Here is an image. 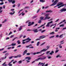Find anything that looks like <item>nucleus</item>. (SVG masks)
<instances>
[{
	"mask_svg": "<svg viewBox=\"0 0 66 66\" xmlns=\"http://www.w3.org/2000/svg\"><path fill=\"white\" fill-rule=\"evenodd\" d=\"M42 52L41 51L40 52H38L36 53L37 54H39V53H42Z\"/></svg>",
	"mask_w": 66,
	"mask_h": 66,
	"instance_id": "obj_31",
	"label": "nucleus"
},
{
	"mask_svg": "<svg viewBox=\"0 0 66 66\" xmlns=\"http://www.w3.org/2000/svg\"><path fill=\"white\" fill-rule=\"evenodd\" d=\"M46 37V36H40L39 38H40L41 39L44 38H45V37Z\"/></svg>",
	"mask_w": 66,
	"mask_h": 66,
	"instance_id": "obj_10",
	"label": "nucleus"
},
{
	"mask_svg": "<svg viewBox=\"0 0 66 66\" xmlns=\"http://www.w3.org/2000/svg\"><path fill=\"white\" fill-rule=\"evenodd\" d=\"M32 31H34V32L35 33H37V32H38V30H37V29L33 30H32Z\"/></svg>",
	"mask_w": 66,
	"mask_h": 66,
	"instance_id": "obj_8",
	"label": "nucleus"
},
{
	"mask_svg": "<svg viewBox=\"0 0 66 66\" xmlns=\"http://www.w3.org/2000/svg\"><path fill=\"white\" fill-rule=\"evenodd\" d=\"M43 26H44V25H41V26L38 27L37 28V29H39V28H40L42 27H43Z\"/></svg>",
	"mask_w": 66,
	"mask_h": 66,
	"instance_id": "obj_23",
	"label": "nucleus"
},
{
	"mask_svg": "<svg viewBox=\"0 0 66 66\" xmlns=\"http://www.w3.org/2000/svg\"><path fill=\"white\" fill-rule=\"evenodd\" d=\"M54 34V32H50L49 34L50 35H53Z\"/></svg>",
	"mask_w": 66,
	"mask_h": 66,
	"instance_id": "obj_19",
	"label": "nucleus"
},
{
	"mask_svg": "<svg viewBox=\"0 0 66 66\" xmlns=\"http://www.w3.org/2000/svg\"><path fill=\"white\" fill-rule=\"evenodd\" d=\"M60 29V28L59 27L56 28V29L55 30V32H57L58 31V30H59Z\"/></svg>",
	"mask_w": 66,
	"mask_h": 66,
	"instance_id": "obj_13",
	"label": "nucleus"
},
{
	"mask_svg": "<svg viewBox=\"0 0 66 66\" xmlns=\"http://www.w3.org/2000/svg\"><path fill=\"white\" fill-rule=\"evenodd\" d=\"M5 64H6V62H5L4 63H3L2 64L3 66H4V65H5Z\"/></svg>",
	"mask_w": 66,
	"mask_h": 66,
	"instance_id": "obj_58",
	"label": "nucleus"
},
{
	"mask_svg": "<svg viewBox=\"0 0 66 66\" xmlns=\"http://www.w3.org/2000/svg\"><path fill=\"white\" fill-rule=\"evenodd\" d=\"M66 9L65 8H62L59 11V13H62L63 12H65V11H66Z\"/></svg>",
	"mask_w": 66,
	"mask_h": 66,
	"instance_id": "obj_3",
	"label": "nucleus"
},
{
	"mask_svg": "<svg viewBox=\"0 0 66 66\" xmlns=\"http://www.w3.org/2000/svg\"><path fill=\"white\" fill-rule=\"evenodd\" d=\"M8 1L9 3H11V2H12V1H13V0H8Z\"/></svg>",
	"mask_w": 66,
	"mask_h": 66,
	"instance_id": "obj_22",
	"label": "nucleus"
},
{
	"mask_svg": "<svg viewBox=\"0 0 66 66\" xmlns=\"http://www.w3.org/2000/svg\"><path fill=\"white\" fill-rule=\"evenodd\" d=\"M22 56V55H18V57H21V56Z\"/></svg>",
	"mask_w": 66,
	"mask_h": 66,
	"instance_id": "obj_32",
	"label": "nucleus"
},
{
	"mask_svg": "<svg viewBox=\"0 0 66 66\" xmlns=\"http://www.w3.org/2000/svg\"><path fill=\"white\" fill-rule=\"evenodd\" d=\"M39 60H43V57H39Z\"/></svg>",
	"mask_w": 66,
	"mask_h": 66,
	"instance_id": "obj_37",
	"label": "nucleus"
},
{
	"mask_svg": "<svg viewBox=\"0 0 66 66\" xmlns=\"http://www.w3.org/2000/svg\"><path fill=\"white\" fill-rule=\"evenodd\" d=\"M52 12H53V11L52 10H47L46 11V13H52Z\"/></svg>",
	"mask_w": 66,
	"mask_h": 66,
	"instance_id": "obj_11",
	"label": "nucleus"
},
{
	"mask_svg": "<svg viewBox=\"0 0 66 66\" xmlns=\"http://www.w3.org/2000/svg\"><path fill=\"white\" fill-rule=\"evenodd\" d=\"M27 39H28V40H27V41H26L25 42V43H29V41H31V39L29 38V37L28 38H27Z\"/></svg>",
	"mask_w": 66,
	"mask_h": 66,
	"instance_id": "obj_6",
	"label": "nucleus"
},
{
	"mask_svg": "<svg viewBox=\"0 0 66 66\" xmlns=\"http://www.w3.org/2000/svg\"><path fill=\"white\" fill-rule=\"evenodd\" d=\"M16 45V44L15 43H14V44L12 43L11 44V45L12 46H15Z\"/></svg>",
	"mask_w": 66,
	"mask_h": 66,
	"instance_id": "obj_30",
	"label": "nucleus"
},
{
	"mask_svg": "<svg viewBox=\"0 0 66 66\" xmlns=\"http://www.w3.org/2000/svg\"><path fill=\"white\" fill-rule=\"evenodd\" d=\"M32 31V30H31V29H28L27 30V31Z\"/></svg>",
	"mask_w": 66,
	"mask_h": 66,
	"instance_id": "obj_55",
	"label": "nucleus"
},
{
	"mask_svg": "<svg viewBox=\"0 0 66 66\" xmlns=\"http://www.w3.org/2000/svg\"><path fill=\"white\" fill-rule=\"evenodd\" d=\"M59 20H60V19H57V20H56V21H55V22H58V21H59Z\"/></svg>",
	"mask_w": 66,
	"mask_h": 66,
	"instance_id": "obj_50",
	"label": "nucleus"
},
{
	"mask_svg": "<svg viewBox=\"0 0 66 66\" xmlns=\"http://www.w3.org/2000/svg\"><path fill=\"white\" fill-rule=\"evenodd\" d=\"M66 20H63L62 22H60L59 24H61V23H63V22H65V21Z\"/></svg>",
	"mask_w": 66,
	"mask_h": 66,
	"instance_id": "obj_21",
	"label": "nucleus"
},
{
	"mask_svg": "<svg viewBox=\"0 0 66 66\" xmlns=\"http://www.w3.org/2000/svg\"><path fill=\"white\" fill-rule=\"evenodd\" d=\"M4 4V3L2 2L0 3V5H3Z\"/></svg>",
	"mask_w": 66,
	"mask_h": 66,
	"instance_id": "obj_53",
	"label": "nucleus"
},
{
	"mask_svg": "<svg viewBox=\"0 0 66 66\" xmlns=\"http://www.w3.org/2000/svg\"><path fill=\"white\" fill-rule=\"evenodd\" d=\"M22 26H20V27L19 28V31H21V30H22Z\"/></svg>",
	"mask_w": 66,
	"mask_h": 66,
	"instance_id": "obj_15",
	"label": "nucleus"
},
{
	"mask_svg": "<svg viewBox=\"0 0 66 66\" xmlns=\"http://www.w3.org/2000/svg\"><path fill=\"white\" fill-rule=\"evenodd\" d=\"M59 47L61 49V48H62V46H61V45L60 44L59 45Z\"/></svg>",
	"mask_w": 66,
	"mask_h": 66,
	"instance_id": "obj_39",
	"label": "nucleus"
},
{
	"mask_svg": "<svg viewBox=\"0 0 66 66\" xmlns=\"http://www.w3.org/2000/svg\"><path fill=\"white\" fill-rule=\"evenodd\" d=\"M13 57H14V56H10V57H9V59H12L13 58Z\"/></svg>",
	"mask_w": 66,
	"mask_h": 66,
	"instance_id": "obj_44",
	"label": "nucleus"
},
{
	"mask_svg": "<svg viewBox=\"0 0 66 66\" xmlns=\"http://www.w3.org/2000/svg\"><path fill=\"white\" fill-rule=\"evenodd\" d=\"M23 11V9L20 10V11L19 12L18 14H19V13H20V12H21V11Z\"/></svg>",
	"mask_w": 66,
	"mask_h": 66,
	"instance_id": "obj_41",
	"label": "nucleus"
},
{
	"mask_svg": "<svg viewBox=\"0 0 66 66\" xmlns=\"http://www.w3.org/2000/svg\"><path fill=\"white\" fill-rule=\"evenodd\" d=\"M13 57L14 58H17V57H18V55L17 56H14Z\"/></svg>",
	"mask_w": 66,
	"mask_h": 66,
	"instance_id": "obj_61",
	"label": "nucleus"
},
{
	"mask_svg": "<svg viewBox=\"0 0 66 66\" xmlns=\"http://www.w3.org/2000/svg\"><path fill=\"white\" fill-rule=\"evenodd\" d=\"M28 40V39H24L22 40V42H24V41H26V40Z\"/></svg>",
	"mask_w": 66,
	"mask_h": 66,
	"instance_id": "obj_42",
	"label": "nucleus"
},
{
	"mask_svg": "<svg viewBox=\"0 0 66 66\" xmlns=\"http://www.w3.org/2000/svg\"><path fill=\"white\" fill-rule=\"evenodd\" d=\"M45 42H44L43 43H42V44H41L40 45V46H43V45H44V44H45Z\"/></svg>",
	"mask_w": 66,
	"mask_h": 66,
	"instance_id": "obj_38",
	"label": "nucleus"
},
{
	"mask_svg": "<svg viewBox=\"0 0 66 66\" xmlns=\"http://www.w3.org/2000/svg\"><path fill=\"white\" fill-rule=\"evenodd\" d=\"M12 4H14L15 3V1L14 0H13L12 2Z\"/></svg>",
	"mask_w": 66,
	"mask_h": 66,
	"instance_id": "obj_25",
	"label": "nucleus"
},
{
	"mask_svg": "<svg viewBox=\"0 0 66 66\" xmlns=\"http://www.w3.org/2000/svg\"><path fill=\"white\" fill-rule=\"evenodd\" d=\"M23 36V35H21L20 36H19V38H20L21 37H22Z\"/></svg>",
	"mask_w": 66,
	"mask_h": 66,
	"instance_id": "obj_57",
	"label": "nucleus"
},
{
	"mask_svg": "<svg viewBox=\"0 0 66 66\" xmlns=\"http://www.w3.org/2000/svg\"><path fill=\"white\" fill-rule=\"evenodd\" d=\"M39 58H38V59H36L35 60V61H39Z\"/></svg>",
	"mask_w": 66,
	"mask_h": 66,
	"instance_id": "obj_51",
	"label": "nucleus"
},
{
	"mask_svg": "<svg viewBox=\"0 0 66 66\" xmlns=\"http://www.w3.org/2000/svg\"><path fill=\"white\" fill-rule=\"evenodd\" d=\"M61 3H62L63 4H62L60 6H59V7H58V8L59 9L61 7H63V6H64L65 5L64 4V3H62V2H61Z\"/></svg>",
	"mask_w": 66,
	"mask_h": 66,
	"instance_id": "obj_7",
	"label": "nucleus"
},
{
	"mask_svg": "<svg viewBox=\"0 0 66 66\" xmlns=\"http://www.w3.org/2000/svg\"><path fill=\"white\" fill-rule=\"evenodd\" d=\"M3 9V7H0V13H1L2 12V10H1L2 9Z\"/></svg>",
	"mask_w": 66,
	"mask_h": 66,
	"instance_id": "obj_16",
	"label": "nucleus"
},
{
	"mask_svg": "<svg viewBox=\"0 0 66 66\" xmlns=\"http://www.w3.org/2000/svg\"><path fill=\"white\" fill-rule=\"evenodd\" d=\"M12 31H11L10 32L9 34V35H11V34H12Z\"/></svg>",
	"mask_w": 66,
	"mask_h": 66,
	"instance_id": "obj_54",
	"label": "nucleus"
},
{
	"mask_svg": "<svg viewBox=\"0 0 66 66\" xmlns=\"http://www.w3.org/2000/svg\"><path fill=\"white\" fill-rule=\"evenodd\" d=\"M45 31H46L45 30H43L41 31V33H43V32H45Z\"/></svg>",
	"mask_w": 66,
	"mask_h": 66,
	"instance_id": "obj_48",
	"label": "nucleus"
},
{
	"mask_svg": "<svg viewBox=\"0 0 66 66\" xmlns=\"http://www.w3.org/2000/svg\"><path fill=\"white\" fill-rule=\"evenodd\" d=\"M25 59H27V60H30L31 59L30 57H26Z\"/></svg>",
	"mask_w": 66,
	"mask_h": 66,
	"instance_id": "obj_9",
	"label": "nucleus"
},
{
	"mask_svg": "<svg viewBox=\"0 0 66 66\" xmlns=\"http://www.w3.org/2000/svg\"><path fill=\"white\" fill-rule=\"evenodd\" d=\"M49 53H50V51H48L46 53V54H49Z\"/></svg>",
	"mask_w": 66,
	"mask_h": 66,
	"instance_id": "obj_45",
	"label": "nucleus"
},
{
	"mask_svg": "<svg viewBox=\"0 0 66 66\" xmlns=\"http://www.w3.org/2000/svg\"><path fill=\"white\" fill-rule=\"evenodd\" d=\"M41 20H40L38 22V23H41V22H42V21H41Z\"/></svg>",
	"mask_w": 66,
	"mask_h": 66,
	"instance_id": "obj_56",
	"label": "nucleus"
},
{
	"mask_svg": "<svg viewBox=\"0 0 66 66\" xmlns=\"http://www.w3.org/2000/svg\"><path fill=\"white\" fill-rule=\"evenodd\" d=\"M44 54H45L44 53H43V54H42L40 55L39 56H39H43V55H44Z\"/></svg>",
	"mask_w": 66,
	"mask_h": 66,
	"instance_id": "obj_36",
	"label": "nucleus"
},
{
	"mask_svg": "<svg viewBox=\"0 0 66 66\" xmlns=\"http://www.w3.org/2000/svg\"><path fill=\"white\" fill-rule=\"evenodd\" d=\"M53 23V21H52L51 22H48L47 23V25H46V27H50V24Z\"/></svg>",
	"mask_w": 66,
	"mask_h": 66,
	"instance_id": "obj_4",
	"label": "nucleus"
},
{
	"mask_svg": "<svg viewBox=\"0 0 66 66\" xmlns=\"http://www.w3.org/2000/svg\"><path fill=\"white\" fill-rule=\"evenodd\" d=\"M17 49H15L14 50V52H16V51H17Z\"/></svg>",
	"mask_w": 66,
	"mask_h": 66,
	"instance_id": "obj_62",
	"label": "nucleus"
},
{
	"mask_svg": "<svg viewBox=\"0 0 66 66\" xmlns=\"http://www.w3.org/2000/svg\"><path fill=\"white\" fill-rule=\"evenodd\" d=\"M40 2H42V3H43V2H45V0H40Z\"/></svg>",
	"mask_w": 66,
	"mask_h": 66,
	"instance_id": "obj_17",
	"label": "nucleus"
},
{
	"mask_svg": "<svg viewBox=\"0 0 66 66\" xmlns=\"http://www.w3.org/2000/svg\"><path fill=\"white\" fill-rule=\"evenodd\" d=\"M39 43H40V42H38L37 44V46H38L39 45Z\"/></svg>",
	"mask_w": 66,
	"mask_h": 66,
	"instance_id": "obj_28",
	"label": "nucleus"
},
{
	"mask_svg": "<svg viewBox=\"0 0 66 66\" xmlns=\"http://www.w3.org/2000/svg\"><path fill=\"white\" fill-rule=\"evenodd\" d=\"M63 34H62L61 35H60V36H59V37L60 38H62V37H63Z\"/></svg>",
	"mask_w": 66,
	"mask_h": 66,
	"instance_id": "obj_33",
	"label": "nucleus"
},
{
	"mask_svg": "<svg viewBox=\"0 0 66 66\" xmlns=\"http://www.w3.org/2000/svg\"><path fill=\"white\" fill-rule=\"evenodd\" d=\"M55 36H52L50 37H49V38H54Z\"/></svg>",
	"mask_w": 66,
	"mask_h": 66,
	"instance_id": "obj_27",
	"label": "nucleus"
},
{
	"mask_svg": "<svg viewBox=\"0 0 66 66\" xmlns=\"http://www.w3.org/2000/svg\"><path fill=\"white\" fill-rule=\"evenodd\" d=\"M59 50H56V51L55 52V53H56L58 52H59Z\"/></svg>",
	"mask_w": 66,
	"mask_h": 66,
	"instance_id": "obj_46",
	"label": "nucleus"
},
{
	"mask_svg": "<svg viewBox=\"0 0 66 66\" xmlns=\"http://www.w3.org/2000/svg\"><path fill=\"white\" fill-rule=\"evenodd\" d=\"M15 11H13V13H12V12H10L9 13V14L11 15H14L15 14Z\"/></svg>",
	"mask_w": 66,
	"mask_h": 66,
	"instance_id": "obj_12",
	"label": "nucleus"
},
{
	"mask_svg": "<svg viewBox=\"0 0 66 66\" xmlns=\"http://www.w3.org/2000/svg\"><path fill=\"white\" fill-rule=\"evenodd\" d=\"M6 58V56L5 57H3L2 58V60H4Z\"/></svg>",
	"mask_w": 66,
	"mask_h": 66,
	"instance_id": "obj_26",
	"label": "nucleus"
},
{
	"mask_svg": "<svg viewBox=\"0 0 66 66\" xmlns=\"http://www.w3.org/2000/svg\"><path fill=\"white\" fill-rule=\"evenodd\" d=\"M63 3L61 2L59 3H58V4H57V6L54 7V8H55V7H57V6H60L61 5L63 4Z\"/></svg>",
	"mask_w": 66,
	"mask_h": 66,
	"instance_id": "obj_5",
	"label": "nucleus"
},
{
	"mask_svg": "<svg viewBox=\"0 0 66 66\" xmlns=\"http://www.w3.org/2000/svg\"><path fill=\"white\" fill-rule=\"evenodd\" d=\"M33 55H35V54H37L36 53V52L34 53H33Z\"/></svg>",
	"mask_w": 66,
	"mask_h": 66,
	"instance_id": "obj_64",
	"label": "nucleus"
},
{
	"mask_svg": "<svg viewBox=\"0 0 66 66\" xmlns=\"http://www.w3.org/2000/svg\"><path fill=\"white\" fill-rule=\"evenodd\" d=\"M59 1V0H55V1H54V3L51 4L50 5V6H54V5H55L56 4V3H57V2H58Z\"/></svg>",
	"mask_w": 66,
	"mask_h": 66,
	"instance_id": "obj_2",
	"label": "nucleus"
},
{
	"mask_svg": "<svg viewBox=\"0 0 66 66\" xmlns=\"http://www.w3.org/2000/svg\"><path fill=\"white\" fill-rule=\"evenodd\" d=\"M34 22H31V24L32 25H33V24H34Z\"/></svg>",
	"mask_w": 66,
	"mask_h": 66,
	"instance_id": "obj_52",
	"label": "nucleus"
},
{
	"mask_svg": "<svg viewBox=\"0 0 66 66\" xmlns=\"http://www.w3.org/2000/svg\"><path fill=\"white\" fill-rule=\"evenodd\" d=\"M43 57L42 58V59H43V60H45V59H46V56H43Z\"/></svg>",
	"mask_w": 66,
	"mask_h": 66,
	"instance_id": "obj_20",
	"label": "nucleus"
},
{
	"mask_svg": "<svg viewBox=\"0 0 66 66\" xmlns=\"http://www.w3.org/2000/svg\"><path fill=\"white\" fill-rule=\"evenodd\" d=\"M18 63H19V64H21V63H22V61L20 60L18 62Z\"/></svg>",
	"mask_w": 66,
	"mask_h": 66,
	"instance_id": "obj_29",
	"label": "nucleus"
},
{
	"mask_svg": "<svg viewBox=\"0 0 66 66\" xmlns=\"http://www.w3.org/2000/svg\"><path fill=\"white\" fill-rule=\"evenodd\" d=\"M11 48H12L11 47H9L7 48V50H9V49H10Z\"/></svg>",
	"mask_w": 66,
	"mask_h": 66,
	"instance_id": "obj_59",
	"label": "nucleus"
},
{
	"mask_svg": "<svg viewBox=\"0 0 66 66\" xmlns=\"http://www.w3.org/2000/svg\"><path fill=\"white\" fill-rule=\"evenodd\" d=\"M8 65H9V66H12L13 65H12L10 63L8 64Z\"/></svg>",
	"mask_w": 66,
	"mask_h": 66,
	"instance_id": "obj_47",
	"label": "nucleus"
},
{
	"mask_svg": "<svg viewBox=\"0 0 66 66\" xmlns=\"http://www.w3.org/2000/svg\"><path fill=\"white\" fill-rule=\"evenodd\" d=\"M40 64V65H43V64H44V63H41L40 62H39V64H38V65H39Z\"/></svg>",
	"mask_w": 66,
	"mask_h": 66,
	"instance_id": "obj_24",
	"label": "nucleus"
},
{
	"mask_svg": "<svg viewBox=\"0 0 66 66\" xmlns=\"http://www.w3.org/2000/svg\"><path fill=\"white\" fill-rule=\"evenodd\" d=\"M17 61H15L14 62H13V64H15V63H17Z\"/></svg>",
	"mask_w": 66,
	"mask_h": 66,
	"instance_id": "obj_43",
	"label": "nucleus"
},
{
	"mask_svg": "<svg viewBox=\"0 0 66 66\" xmlns=\"http://www.w3.org/2000/svg\"><path fill=\"white\" fill-rule=\"evenodd\" d=\"M27 55H30V53H28L27 54Z\"/></svg>",
	"mask_w": 66,
	"mask_h": 66,
	"instance_id": "obj_63",
	"label": "nucleus"
},
{
	"mask_svg": "<svg viewBox=\"0 0 66 66\" xmlns=\"http://www.w3.org/2000/svg\"><path fill=\"white\" fill-rule=\"evenodd\" d=\"M14 35H12L11 36H10V38H13V37H14Z\"/></svg>",
	"mask_w": 66,
	"mask_h": 66,
	"instance_id": "obj_40",
	"label": "nucleus"
},
{
	"mask_svg": "<svg viewBox=\"0 0 66 66\" xmlns=\"http://www.w3.org/2000/svg\"><path fill=\"white\" fill-rule=\"evenodd\" d=\"M53 53H54V51H52L50 53V55H52Z\"/></svg>",
	"mask_w": 66,
	"mask_h": 66,
	"instance_id": "obj_18",
	"label": "nucleus"
},
{
	"mask_svg": "<svg viewBox=\"0 0 66 66\" xmlns=\"http://www.w3.org/2000/svg\"><path fill=\"white\" fill-rule=\"evenodd\" d=\"M27 52V50H25L24 52V53H26Z\"/></svg>",
	"mask_w": 66,
	"mask_h": 66,
	"instance_id": "obj_60",
	"label": "nucleus"
},
{
	"mask_svg": "<svg viewBox=\"0 0 66 66\" xmlns=\"http://www.w3.org/2000/svg\"><path fill=\"white\" fill-rule=\"evenodd\" d=\"M47 50V49H43V50H41V52H45V51H46Z\"/></svg>",
	"mask_w": 66,
	"mask_h": 66,
	"instance_id": "obj_14",
	"label": "nucleus"
},
{
	"mask_svg": "<svg viewBox=\"0 0 66 66\" xmlns=\"http://www.w3.org/2000/svg\"><path fill=\"white\" fill-rule=\"evenodd\" d=\"M39 11H40V9H38V10H37V11L36 12L37 13H38L39 12Z\"/></svg>",
	"mask_w": 66,
	"mask_h": 66,
	"instance_id": "obj_49",
	"label": "nucleus"
},
{
	"mask_svg": "<svg viewBox=\"0 0 66 66\" xmlns=\"http://www.w3.org/2000/svg\"><path fill=\"white\" fill-rule=\"evenodd\" d=\"M64 24L61 25L60 26V27H64Z\"/></svg>",
	"mask_w": 66,
	"mask_h": 66,
	"instance_id": "obj_35",
	"label": "nucleus"
},
{
	"mask_svg": "<svg viewBox=\"0 0 66 66\" xmlns=\"http://www.w3.org/2000/svg\"><path fill=\"white\" fill-rule=\"evenodd\" d=\"M50 15L49 13L45 14V16H45H41L40 17V19H41V20H46V19H50V17L49 16Z\"/></svg>",
	"mask_w": 66,
	"mask_h": 66,
	"instance_id": "obj_1",
	"label": "nucleus"
},
{
	"mask_svg": "<svg viewBox=\"0 0 66 66\" xmlns=\"http://www.w3.org/2000/svg\"><path fill=\"white\" fill-rule=\"evenodd\" d=\"M17 43L18 44H20V41L19 40L17 41Z\"/></svg>",
	"mask_w": 66,
	"mask_h": 66,
	"instance_id": "obj_34",
	"label": "nucleus"
}]
</instances>
